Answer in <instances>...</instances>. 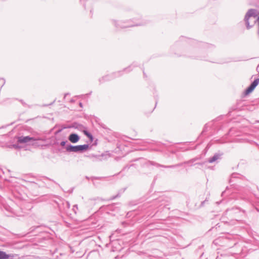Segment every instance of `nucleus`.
Listing matches in <instances>:
<instances>
[{
	"mask_svg": "<svg viewBox=\"0 0 259 259\" xmlns=\"http://www.w3.org/2000/svg\"><path fill=\"white\" fill-rule=\"evenodd\" d=\"M112 23L116 28H126L135 26H142L147 24L145 20H140L139 19L133 18L126 22H117L114 20L112 21Z\"/></svg>",
	"mask_w": 259,
	"mask_h": 259,
	"instance_id": "obj_1",
	"label": "nucleus"
},
{
	"mask_svg": "<svg viewBox=\"0 0 259 259\" xmlns=\"http://www.w3.org/2000/svg\"><path fill=\"white\" fill-rule=\"evenodd\" d=\"M239 175L236 173H233L231 175L230 177V179L229 180V183L230 184V186H227L226 187V190L223 191L222 193V195L223 196L226 193H229V192L235 193V191L233 189L234 188V185L235 183H234L235 181L239 180Z\"/></svg>",
	"mask_w": 259,
	"mask_h": 259,
	"instance_id": "obj_2",
	"label": "nucleus"
},
{
	"mask_svg": "<svg viewBox=\"0 0 259 259\" xmlns=\"http://www.w3.org/2000/svg\"><path fill=\"white\" fill-rule=\"evenodd\" d=\"M131 68V66H128L127 68L124 69L123 71H127L128 72L130 71V70H128ZM122 71H118L117 72L113 73L110 75H107L104 76H103L102 78H99V81L100 83H102L105 81H109L114 79L116 77H119L122 75Z\"/></svg>",
	"mask_w": 259,
	"mask_h": 259,
	"instance_id": "obj_3",
	"label": "nucleus"
},
{
	"mask_svg": "<svg viewBox=\"0 0 259 259\" xmlns=\"http://www.w3.org/2000/svg\"><path fill=\"white\" fill-rule=\"evenodd\" d=\"M70 204L68 201L63 200L61 204H59V209L61 213L66 214L68 215H71L68 211Z\"/></svg>",
	"mask_w": 259,
	"mask_h": 259,
	"instance_id": "obj_4",
	"label": "nucleus"
},
{
	"mask_svg": "<svg viewBox=\"0 0 259 259\" xmlns=\"http://www.w3.org/2000/svg\"><path fill=\"white\" fill-rule=\"evenodd\" d=\"M259 83V78H255L253 82L246 88L244 94L246 96L251 93Z\"/></svg>",
	"mask_w": 259,
	"mask_h": 259,
	"instance_id": "obj_5",
	"label": "nucleus"
},
{
	"mask_svg": "<svg viewBox=\"0 0 259 259\" xmlns=\"http://www.w3.org/2000/svg\"><path fill=\"white\" fill-rule=\"evenodd\" d=\"M147 163L150 165H151L156 166L157 167H165V168H175L177 167L181 166L183 165V163H179V164H175V165L166 166V165H161L160 164H159L158 163H156V162L152 161H148L147 162Z\"/></svg>",
	"mask_w": 259,
	"mask_h": 259,
	"instance_id": "obj_6",
	"label": "nucleus"
},
{
	"mask_svg": "<svg viewBox=\"0 0 259 259\" xmlns=\"http://www.w3.org/2000/svg\"><path fill=\"white\" fill-rule=\"evenodd\" d=\"M35 139L30 136H20L17 138V142L18 143H26L31 141H34Z\"/></svg>",
	"mask_w": 259,
	"mask_h": 259,
	"instance_id": "obj_7",
	"label": "nucleus"
},
{
	"mask_svg": "<svg viewBox=\"0 0 259 259\" xmlns=\"http://www.w3.org/2000/svg\"><path fill=\"white\" fill-rule=\"evenodd\" d=\"M17 254H7L6 252L0 249V259H16Z\"/></svg>",
	"mask_w": 259,
	"mask_h": 259,
	"instance_id": "obj_8",
	"label": "nucleus"
},
{
	"mask_svg": "<svg viewBox=\"0 0 259 259\" xmlns=\"http://www.w3.org/2000/svg\"><path fill=\"white\" fill-rule=\"evenodd\" d=\"M68 140L72 143H76L80 139V137L76 133H71L68 136Z\"/></svg>",
	"mask_w": 259,
	"mask_h": 259,
	"instance_id": "obj_9",
	"label": "nucleus"
},
{
	"mask_svg": "<svg viewBox=\"0 0 259 259\" xmlns=\"http://www.w3.org/2000/svg\"><path fill=\"white\" fill-rule=\"evenodd\" d=\"M65 149L67 152H79V145L73 146L68 144L66 146Z\"/></svg>",
	"mask_w": 259,
	"mask_h": 259,
	"instance_id": "obj_10",
	"label": "nucleus"
},
{
	"mask_svg": "<svg viewBox=\"0 0 259 259\" xmlns=\"http://www.w3.org/2000/svg\"><path fill=\"white\" fill-rule=\"evenodd\" d=\"M220 157V155L218 154V153H215L212 157H210L208 160V161L209 163H213V162L217 160H218Z\"/></svg>",
	"mask_w": 259,
	"mask_h": 259,
	"instance_id": "obj_11",
	"label": "nucleus"
},
{
	"mask_svg": "<svg viewBox=\"0 0 259 259\" xmlns=\"http://www.w3.org/2000/svg\"><path fill=\"white\" fill-rule=\"evenodd\" d=\"M89 147L88 144L79 145V152L82 153L88 150Z\"/></svg>",
	"mask_w": 259,
	"mask_h": 259,
	"instance_id": "obj_12",
	"label": "nucleus"
},
{
	"mask_svg": "<svg viewBox=\"0 0 259 259\" xmlns=\"http://www.w3.org/2000/svg\"><path fill=\"white\" fill-rule=\"evenodd\" d=\"M78 209L77 205L75 204L73 206V208L72 210L74 212L75 214H76V211Z\"/></svg>",
	"mask_w": 259,
	"mask_h": 259,
	"instance_id": "obj_13",
	"label": "nucleus"
},
{
	"mask_svg": "<svg viewBox=\"0 0 259 259\" xmlns=\"http://www.w3.org/2000/svg\"><path fill=\"white\" fill-rule=\"evenodd\" d=\"M236 210V209H234L233 208L231 209H227L226 211V214H227L228 213H232Z\"/></svg>",
	"mask_w": 259,
	"mask_h": 259,
	"instance_id": "obj_14",
	"label": "nucleus"
},
{
	"mask_svg": "<svg viewBox=\"0 0 259 259\" xmlns=\"http://www.w3.org/2000/svg\"><path fill=\"white\" fill-rule=\"evenodd\" d=\"M5 80L4 78H2L0 79V86L1 88L5 84Z\"/></svg>",
	"mask_w": 259,
	"mask_h": 259,
	"instance_id": "obj_15",
	"label": "nucleus"
},
{
	"mask_svg": "<svg viewBox=\"0 0 259 259\" xmlns=\"http://www.w3.org/2000/svg\"><path fill=\"white\" fill-rule=\"evenodd\" d=\"M120 192H119L116 195H115V196H112V197L110 198V200H113V199H116V198L117 197H120Z\"/></svg>",
	"mask_w": 259,
	"mask_h": 259,
	"instance_id": "obj_16",
	"label": "nucleus"
},
{
	"mask_svg": "<svg viewBox=\"0 0 259 259\" xmlns=\"http://www.w3.org/2000/svg\"><path fill=\"white\" fill-rule=\"evenodd\" d=\"M67 142V141H63L61 142L60 145L62 147H64L66 145V143Z\"/></svg>",
	"mask_w": 259,
	"mask_h": 259,
	"instance_id": "obj_17",
	"label": "nucleus"
},
{
	"mask_svg": "<svg viewBox=\"0 0 259 259\" xmlns=\"http://www.w3.org/2000/svg\"><path fill=\"white\" fill-rule=\"evenodd\" d=\"M87 137L89 139V140H90V141L91 142H93V141L94 137H93V135L92 134H90V136H89Z\"/></svg>",
	"mask_w": 259,
	"mask_h": 259,
	"instance_id": "obj_18",
	"label": "nucleus"
},
{
	"mask_svg": "<svg viewBox=\"0 0 259 259\" xmlns=\"http://www.w3.org/2000/svg\"><path fill=\"white\" fill-rule=\"evenodd\" d=\"M83 134L87 136V137H88L89 136H90V134H91L90 133H89L88 131H83Z\"/></svg>",
	"mask_w": 259,
	"mask_h": 259,
	"instance_id": "obj_19",
	"label": "nucleus"
},
{
	"mask_svg": "<svg viewBox=\"0 0 259 259\" xmlns=\"http://www.w3.org/2000/svg\"><path fill=\"white\" fill-rule=\"evenodd\" d=\"M83 134L87 136V137H88L89 136H90V134H91L90 133H89L88 131H83Z\"/></svg>",
	"mask_w": 259,
	"mask_h": 259,
	"instance_id": "obj_20",
	"label": "nucleus"
},
{
	"mask_svg": "<svg viewBox=\"0 0 259 259\" xmlns=\"http://www.w3.org/2000/svg\"><path fill=\"white\" fill-rule=\"evenodd\" d=\"M132 165H130V166H128V165H126V166H125L123 168L122 170H125V169H126V168H127V169L130 168V167Z\"/></svg>",
	"mask_w": 259,
	"mask_h": 259,
	"instance_id": "obj_21",
	"label": "nucleus"
},
{
	"mask_svg": "<svg viewBox=\"0 0 259 259\" xmlns=\"http://www.w3.org/2000/svg\"><path fill=\"white\" fill-rule=\"evenodd\" d=\"M13 147L15 148H18L19 147L18 145H17V144H14L13 145Z\"/></svg>",
	"mask_w": 259,
	"mask_h": 259,
	"instance_id": "obj_22",
	"label": "nucleus"
},
{
	"mask_svg": "<svg viewBox=\"0 0 259 259\" xmlns=\"http://www.w3.org/2000/svg\"><path fill=\"white\" fill-rule=\"evenodd\" d=\"M195 161V159H193L189 161H187V162H186V163H189L190 162H193Z\"/></svg>",
	"mask_w": 259,
	"mask_h": 259,
	"instance_id": "obj_23",
	"label": "nucleus"
},
{
	"mask_svg": "<svg viewBox=\"0 0 259 259\" xmlns=\"http://www.w3.org/2000/svg\"><path fill=\"white\" fill-rule=\"evenodd\" d=\"M79 106L80 107H82V104L81 103H79Z\"/></svg>",
	"mask_w": 259,
	"mask_h": 259,
	"instance_id": "obj_24",
	"label": "nucleus"
},
{
	"mask_svg": "<svg viewBox=\"0 0 259 259\" xmlns=\"http://www.w3.org/2000/svg\"><path fill=\"white\" fill-rule=\"evenodd\" d=\"M254 252H259V250H256L254 251Z\"/></svg>",
	"mask_w": 259,
	"mask_h": 259,
	"instance_id": "obj_25",
	"label": "nucleus"
},
{
	"mask_svg": "<svg viewBox=\"0 0 259 259\" xmlns=\"http://www.w3.org/2000/svg\"><path fill=\"white\" fill-rule=\"evenodd\" d=\"M91 93H92V92L91 93H90L89 94H86V95H90V94H91Z\"/></svg>",
	"mask_w": 259,
	"mask_h": 259,
	"instance_id": "obj_26",
	"label": "nucleus"
},
{
	"mask_svg": "<svg viewBox=\"0 0 259 259\" xmlns=\"http://www.w3.org/2000/svg\"><path fill=\"white\" fill-rule=\"evenodd\" d=\"M220 257H219V256H217V258H216V259H220Z\"/></svg>",
	"mask_w": 259,
	"mask_h": 259,
	"instance_id": "obj_27",
	"label": "nucleus"
},
{
	"mask_svg": "<svg viewBox=\"0 0 259 259\" xmlns=\"http://www.w3.org/2000/svg\"><path fill=\"white\" fill-rule=\"evenodd\" d=\"M124 190H125V189H124L123 190H121L120 191H121V192H124Z\"/></svg>",
	"mask_w": 259,
	"mask_h": 259,
	"instance_id": "obj_28",
	"label": "nucleus"
},
{
	"mask_svg": "<svg viewBox=\"0 0 259 259\" xmlns=\"http://www.w3.org/2000/svg\"><path fill=\"white\" fill-rule=\"evenodd\" d=\"M94 145H97V142H96L94 144Z\"/></svg>",
	"mask_w": 259,
	"mask_h": 259,
	"instance_id": "obj_29",
	"label": "nucleus"
}]
</instances>
